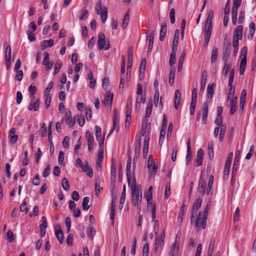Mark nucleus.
I'll list each match as a JSON object with an SVG mask.
<instances>
[{
	"instance_id": "58",
	"label": "nucleus",
	"mask_w": 256,
	"mask_h": 256,
	"mask_svg": "<svg viewBox=\"0 0 256 256\" xmlns=\"http://www.w3.org/2000/svg\"><path fill=\"white\" fill-rule=\"evenodd\" d=\"M95 229L94 228L88 227L86 228V234L91 239H92V234L94 233V234Z\"/></svg>"
},
{
	"instance_id": "25",
	"label": "nucleus",
	"mask_w": 256,
	"mask_h": 256,
	"mask_svg": "<svg viewBox=\"0 0 256 256\" xmlns=\"http://www.w3.org/2000/svg\"><path fill=\"white\" fill-rule=\"evenodd\" d=\"M112 96L113 95L110 92H107V94L105 96L104 100L102 101V104L104 105H106L110 102V105L111 106L112 102Z\"/></svg>"
},
{
	"instance_id": "26",
	"label": "nucleus",
	"mask_w": 256,
	"mask_h": 256,
	"mask_svg": "<svg viewBox=\"0 0 256 256\" xmlns=\"http://www.w3.org/2000/svg\"><path fill=\"white\" fill-rule=\"evenodd\" d=\"M104 158V154L98 152L96 162V168L98 170L100 171L102 169V162Z\"/></svg>"
},
{
	"instance_id": "37",
	"label": "nucleus",
	"mask_w": 256,
	"mask_h": 256,
	"mask_svg": "<svg viewBox=\"0 0 256 256\" xmlns=\"http://www.w3.org/2000/svg\"><path fill=\"white\" fill-rule=\"evenodd\" d=\"M62 64L60 60H58L54 66V74L55 75L59 72L60 69L62 67Z\"/></svg>"
},
{
	"instance_id": "28",
	"label": "nucleus",
	"mask_w": 256,
	"mask_h": 256,
	"mask_svg": "<svg viewBox=\"0 0 256 256\" xmlns=\"http://www.w3.org/2000/svg\"><path fill=\"white\" fill-rule=\"evenodd\" d=\"M40 102V99H37L34 104L31 102L29 106L28 110H34V111L38 110L39 108Z\"/></svg>"
},
{
	"instance_id": "62",
	"label": "nucleus",
	"mask_w": 256,
	"mask_h": 256,
	"mask_svg": "<svg viewBox=\"0 0 256 256\" xmlns=\"http://www.w3.org/2000/svg\"><path fill=\"white\" fill-rule=\"evenodd\" d=\"M202 203V199L201 198H198L195 200L193 204V208H200Z\"/></svg>"
},
{
	"instance_id": "43",
	"label": "nucleus",
	"mask_w": 256,
	"mask_h": 256,
	"mask_svg": "<svg viewBox=\"0 0 256 256\" xmlns=\"http://www.w3.org/2000/svg\"><path fill=\"white\" fill-rule=\"evenodd\" d=\"M166 132V128H161L160 134V138H159V144L160 146L162 145V143L164 140Z\"/></svg>"
},
{
	"instance_id": "59",
	"label": "nucleus",
	"mask_w": 256,
	"mask_h": 256,
	"mask_svg": "<svg viewBox=\"0 0 256 256\" xmlns=\"http://www.w3.org/2000/svg\"><path fill=\"white\" fill-rule=\"evenodd\" d=\"M5 58H11V48L10 46H8L5 50Z\"/></svg>"
},
{
	"instance_id": "29",
	"label": "nucleus",
	"mask_w": 256,
	"mask_h": 256,
	"mask_svg": "<svg viewBox=\"0 0 256 256\" xmlns=\"http://www.w3.org/2000/svg\"><path fill=\"white\" fill-rule=\"evenodd\" d=\"M216 244V239L214 238H212L210 240L208 250V256H211L212 254V252Z\"/></svg>"
},
{
	"instance_id": "16",
	"label": "nucleus",
	"mask_w": 256,
	"mask_h": 256,
	"mask_svg": "<svg viewBox=\"0 0 256 256\" xmlns=\"http://www.w3.org/2000/svg\"><path fill=\"white\" fill-rule=\"evenodd\" d=\"M152 187L150 186L148 192V194L146 196V199L148 203V207L152 206Z\"/></svg>"
},
{
	"instance_id": "27",
	"label": "nucleus",
	"mask_w": 256,
	"mask_h": 256,
	"mask_svg": "<svg viewBox=\"0 0 256 256\" xmlns=\"http://www.w3.org/2000/svg\"><path fill=\"white\" fill-rule=\"evenodd\" d=\"M214 84H209L207 88V98L211 100L214 94Z\"/></svg>"
},
{
	"instance_id": "41",
	"label": "nucleus",
	"mask_w": 256,
	"mask_h": 256,
	"mask_svg": "<svg viewBox=\"0 0 256 256\" xmlns=\"http://www.w3.org/2000/svg\"><path fill=\"white\" fill-rule=\"evenodd\" d=\"M6 238L10 242H12L14 240L15 236L12 230H8V231L6 236Z\"/></svg>"
},
{
	"instance_id": "52",
	"label": "nucleus",
	"mask_w": 256,
	"mask_h": 256,
	"mask_svg": "<svg viewBox=\"0 0 256 256\" xmlns=\"http://www.w3.org/2000/svg\"><path fill=\"white\" fill-rule=\"evenodd\" d=\"M88 14V10L86 9L82 10H81V16L80 17L79 19L80 20H84L87 18V16Z\"/></svg>"
},
{
	"instance_id": "5",
	"label": "nucleus",
	"mask_w": 256,
	"mask_h": 256,
	"mask_svg": "<svg viewBox=\"0 0 256 256\" xmlns=\"http://www.w3.org/2000/svg\"><path fill=\"white\" fill-rule=\"evenodd\" d=\"M233 154L232 152H230L228 154V158H226L225 167L224 172V178H228V174L230 172V168L231 162Z\"/></svg>"
},
{
	"instance_id": "34",
	"label": "nucleus",
	"mask_w": 256,
	"mask_h": 256,
	"mask_svg": "<svg viewBox=\"0 0 256 256\" xmlns=\"http://www.w3.org/2000/svg\"><path fill=\"white\" fill-rule=\"evenodd\" d=\"M218 48L214 46L212 49V56H211V62H214L217 58L218 57Z\"/></svg>"
},
{
	"instance_id": "57",
	"label": "nucleus",
	"mask_w": 256,
	"mask_h": 256,
	"mask_svg": "<svg viewBox=\"0 0 256 256\" xmlns=\"http://www.w3.org/2000/svg\"><path fill=\"white\" fill-rule=\"evenodd\" d=\"M95 130H96V139L97 140H99L100 136H101V132H102L101 128L99 126H95Z\"/></svg>"
},
{
	"instance_id": "48",
	"label": "nucleus",
	"mask_w": 256,
	"mask_h": 256,
	"mask_svg": "<svg viewBox=\"0 0 256 256\" xmlns=\"http://www.w3.org/2000/svg\"><path fill=\"white\" fill-rule=\"evenodd\" d=\"M230 88L228 91V101L230 100H232L234 98V94L235 92L234 87L232 86H230Z\"/></svg>"
},
{
	"instance_id": "61",
	"label": "nucleus",
	"mask_w": 256,
	"mask_h": 256,
	"mask_svg": "<svg viewBox=\"0 0 256 256\" xmlns=\"http://www.w3.org/2000/svg\"><path fill=\"white\" fill-rule=\"evenodd\" d=\"M16 72V75L15 76L16 80L21 81L23 78V72L22 70H18V71H15Z\"/></svg>"
},
{
	"instance_id": "42",
	"label": "nucleus",
	"mask_w": 256,
	"mask_h": 256,
	"mask_svg": "<svg viewBox=\"0 0 256 256\" xmlns=\"http://www.w3.org/2000/svg\"><path fill=\"white\" fill-rule=\"evenodd\" d=\"M152 101L150 100L148 102V106L146 107V118H148V117L150 116L151 114V113H152Z\"/></svg>"
},
{
	"instance_id": "50",
	"label": "nucleus",
	"mask_w": 256,
	"mask_h": 256,
	"mask_svg": "<svg viewBox=\"0 0 256 256\" xmlns=\"http://www.w3.org/2000/svg\"><path fill=\"white\" fill-rule=\"evenodd\" d=\"M230 64H228V62H224V66L222 70V74L226 76L229 70H230Z\"/></svg>"
},
{
	"instance_id": "56",
	"label": "nucleus",
	"mask_w": 256,
	"mask_h": 256,
	"mask_svg": "<svg viewBox=\"0 0 256 256\" xmlns=\"http://www.w3.org/2000/svg\"><path fill=\"white\" fill-rule=\"evenodd\" d=\"M248 48L246 46H244L240 50V56L242 58H245L246 60V54H247Z\"/></svg>"
},
{
	"instance_id": "6",
	"label": "nucleus",
	"mask_w": 256,
	"mask_h": 256,
	"mask_svg": "<svg viewBox=\"0 0 256 256\" xmlns=\"http://www.w3.org/2000/svg\"><path fill=\"white\" fill-rule=\"evenodd\" d=\"M231 49V44L229 42L228 44L224 42V48L222 54V60L224 62H228Z\"/></svg>"
},
{
	"instance_id": "32",
	"label": "nucleus",
	"mask_w": 256,
	"mask_h": 256,
	"mask_svg": "<svg viewBox=\"0 0 256 256\" xmlns=\"http://www.w3.org/2000/svg\"><path fill=\"white\" fill-rule=\"evenodd\" d=\"M246 60H245L244 58H242L240 63V68H239L240 74V75L244 74V71L246 68Z\"/></svg>"
},
{
	"instance_id": "46",
	"label": "nucleus",
	"mask_w": 256,
	"mask_h": 256,
	"mask_svg": "<svg viewBox=\"0 0 256 256\" xmlns=\"http://www.w3.org/2000/svg\"><path fill=\"white\" fill-rule=\"evenodd\" d=\"M146 60L145 58H144L142 60L140 66V75L144 74L146 69Z\"/></svg>"
},
{
	"instance_id": "19",
	"label": "nucleus",
	"mask_w": 256,
	"mask_h": 256,
	"mask_svg": "<svg viewBox=\"0 0 256 256\" xmlns=\"http://www.w3.org/2000/svg\"><path fill=\"white\" fill-rule=\"evenodd\" d=\"M205 189H206V183L204 182V178L201 176L200 177V178L199 180V187H198L199 192H200L202 194H204L205 193Z\"/></svg>"
},
{
	"instance_id": "15",
	"label": "nucleus",
	"mask_w": 256,
	"mask_h": 256,
	"mask_svg": "<svg viewBox=\"0 0 256 256\" xmlns=\"http://www.w3.org/2000/svg\"><path fill=\"white\" fill-rule=\"evenodd\" d=\"M240 156V152L238 151L236 154V157L234 159V162L233 166H232V180H233L234 178V177L235 175L236 174V171L238 168V160H236V158Z\"/></svg>"
},
{
	"instance_id": "1",
	"label": "nucleus",
	"mask_w": 256,
	"mask_h": 256,
	"mask_svg": "<svg viewBox=\"0 0 256 256\" xmlns=\"http://www.w3.org/2000/svg\"><path fill=\"white\" fill-rule=\"evenodd\" d=\"M198 210L199 209H192L191 222L195 220V227L200 228L202 226L204 229L206 226L208 209H204L203 212Z\"/></svg>"
},
{
	"instance_id": "45",
	"label": "nucleus",
	"mask_w": 256,
	"mask_h": 256,
	"mask_svg": "<svg viewBox=\"0 0 256 256\" xmlns=\"http://www.w3.org/2000/svg\"><path fill=\"white\" fill-rule=\"evenodd\" d=\"M102 1L100 0H98L96 6V11L97 14L99 15L101 14L102 11Z\"/></svg>"
},
{
	"instance_id": "44",
	"label": "nucleus",
	"mask_w": 256,
	"mask_h": 256,
	"mask_svg": "<svg viewBox=\"0 0 256 256\" xmlns=\"http://www.w3.org/2000/svg\"><path fill=\"white\" fill-rule=\"evenodd\" d=\"M208 155L210 158L212 160L214 156L213 143L212 142L208 144Z\"/></svg>"
},
{
	"instance_id": "4",
	"label": "nucleus",
	"mask_w": 256,
	"mask_h": 256,
	"mask_svg": "<svg viewBox=\"0 0 256 256\" xmlns=\"http://www.w3.org/2000/svg\"><path fill=\"white\" fill-rule=\"evenodd\" d=\"M208 112V104L207 102L203 104L202 111H200L196 117L197 120H200V114L202 113V121L204 124H206L207 122V118Z\"/></svg>"
},
{
	"instance_id": "20",
	"label": "nucleus",
	"mask_w": 256,
	"mask_h": 256,
	"mask_svg": "<svg viewBox=\"0 0 256 256\" xmlns=\"http://www.w3.org/2000/svg\"><path fill=\"white\" fill-rule=\"evenodd\" d=\"M178 246L177 245L176 242L175 241L172 245L169 252V256H176V254L178 251Z\"/></svg>"
},
{
	"instance_id": "39",
	"label": "nucleus",
	"mask_w": 256,
	"mask_h": 256,
	"mask_svg": "<svg viewBox=\"0 0 256 256\" xmlns=\"http://www.w3.org/2000/svg\"><path fill=\"white\" fill-rule=\"evenodd\" d=\"M204 31L206 34V40H205V44H206V46L209 42V40H210V36H211V34H212V29L210 28L205 29L204 28Z\"/></svg>"
},
{
	"instance_id": "30",
	"label": "nucleus",
	"mask_w": 256,
	"mask_h": 256,
	"mask_svg": "<svg viewBox=\"0 0 256 256\" xmlns=\"http://www.w3.org/2000/svg\"><path fill=\"white\" fill-rule=\"evenodd\" d=\"M206 77H207L206 72L204 70L203 72V73H202V81H201L200 92H201L203 91L205 88V86L206 85Z\"/></svg>"
},
{
	"instance_id": "33",
	"label": "nucleus",
	"mask_w": 256,
	"mask_h": 256,
	"mask_svg": "<svg viewBox=\"0 0 256 256\" xmlns=\"http://www.w3.org/2000/svg\"><path fill=\"white\" fill-rule=\"evenodd\" d=\"M148 140H149V138H146V137L145 140L144 142V148H143V154H144V158H146V157L147 154H148V145H149Z\"/></svg>"
},
{
	"instance_id": "49",
	"label": "nucleus",
	"mask_w": 256,
	"mask_h": 256,
	"mask_svg": "<svg viewBox=\"0 0 256 256\" xmlns=\"http://www.w3.org/2000/svg\"><path fill=\"white\" fill-rule=\"evenodd\" d=\"M128 66H130V64L132 63V48L130 47L128 50Z\"/></svg>"
},
{
	"instance_id": "17",
	"label": "nucleus",
	"mask_w": 256,
	"mask_h": 256,
	"mask_svg": "<svg viewBox=\"0 0 256 256\" xmlns=\"http://www.w3.org/2000/svg\"><path fill=\"white\" fill-rule=\"evenodd\" d=\"M167 32V26L166 24L164 22L161 26V28L160 30V41H163L166 36V34Z\"/></svg>"
},
{
	"instance_id": "3",
	"label": "nucleus",
	"mask_w": 256,
	"mask_h": 256,
	"mask_svg": "<svg viewBox=\"0 0 256 256\" xmlns=\"http://www.w3.org/2000/svg\"><path fill=\"white\" fill-rule=\"evenodd\" d=\"M98 44L100 50H108L110 48V44L108 40H106L104 34L102 32L99 34Z\"/></svg>"
},
{
	"instance_id": "47",
	"label": "nucleus",
	"mask_w": 256,
	"mask_h": 256,
	"mask_svg": "<svg viewBox=\"0 0 256 256\" xmlns=\"http://www.w3.org/2000/svg\"><path fill=\"white\" fill-rule=\"evenodd\" d=\"M176 52H173L172 51V52H171V54H170L169 64L170 66H172L176 63Z\"/></svg>"
},
{
	"instance_id": "38",
	"label": "nucleus",
	"mask_w": 256,
	"mask_h": 256,
	"mask_svg": "<svg viewBox=\"0 0 256 256\" xmlns=\"http://www.w3.org/2000/svg\"><path fill=\"white\" fill-rule=\"evenodd\" d=\"M226 127L225 124H222L220 127L219 140L221 142H222L224 140V136L226 131Z\"/></svg>"
},
{
	"instance_id": "36",
	"label": "nucleus",
	"mask_w": 256,
	"mask_h": 256,
	"mask_svg": "<svg viewBox=\"0 0 256 256\" xmlns=\"http://www.w3.org/2000/svg\"><path fill=\"white\" fill-rule=\"evenodd\" d=\"M86 137L88 141V144H94V138L93 136L90 134L89 130H87L86 132Z\"/></svg>"
},
{
	"instance_id": "18",
	"label": "nucleus",
	"mask_w": 256,
	"mask_h": 256,
	"mask_svg": "<svg viewBox=\"0 0 256 256\" xmlns=\"http://www.w3.org/2000/svg\"><path fill=\"white\" fill-rule=\"evenodd\" d=\"M242 30L243 28L242 26L240 25L238 26L234 32L233 38L241 40L242 38Z\"/></svg>"
},
{
	"instance_id": "8",
	"label": "nucleus",
	"mask_w": 256,
	"mask_h": 256,
	"mask_svg": "<svg viewBox=\"0 0 256 256\" xmlns=\"http://www.w3.org/2000/svg\"><path fill=\"white\" fill-rule=\"evenodd\" d=\"M180 34V30L176 29L175 31L172 44V51L173 52H176L178 48V38Z\"/></svg>"
},
{
	"instance_id": "23",
	"label": "nucleus",
	"mask_w": 256,
	"mask_h": 256,
	"mask_svg": "<svg viewBox=\"0 0 256 256\" xmlns=\"http://www.w3.org/2000/svg\"><path fill=\"white\" fill-rule=\"evenodd\" d=\"M56 235L60 243L62 244L63 243L64 234L60 226H58V228L56 230Z\"/></svg>"
},
{
	"instance_id": "9",
	"label": "nucleus",
	"mask_w": 256,
	"mask_h": 256,
	"mask_svg": "<svg viewBox=\"0 0 256 256\" xmlns=\"http://www.w3.org/2000/svg\"><path fill=\"white\" fill-rule=\"evenodd\" d=\"M76 118V116L74 117V119L72 118V114L70 110H67L66 112V124L70 126H72L74 125L76 123L75 118Z\"/></svg>"
},
{
	"instance_id": "60",
	"label": "nucleus",
	"mask_w": 256,
	"mask_h": 256,
	"mask_svg": "<svg viewBox=\"0 0 256 256\" xmlns=\"http://www.w3.org/2000/svg\"><path fill=\"white\" fill-rule=\"evenodd\" d=\"M246 100V96H240V110H241L242 112L243 111Z\"/></svg>"
},
{
	"instance_id": "24",
	"label": "nucleus",
	"mask_w": 256,
	"mask_h": 256,
	"mask_svg": "<svg viewBox=\"0 0 256 256\" xmlns=\"http://www.w3.org/2000/svg\"><path fill=\"white\" fill-rule=\"evenodd\" d=\"M10 142L12 144H15L18 138V135L16 134L15 128H12L10 130Z\"/></svg>"
},
{
	"instance_id": "51",
	"label": "nucleus",
	"mask_w": 256,
	"mask_h": 256,
	"mask_svg": "<svg viewBox=\"0 0 256 256\" xmlns=\"http://www.w3.org/2000/svg\"><path fill=\"white\" fill-rule=\"evenodd\" d=\"M146 100V95H138V97L136 100V108H137V104L140 103H144Z\"/></svg>"
},
{
	"instance_id": "35",
	"label": "nucleus",
	"mask_w": 256,
	"mask_h": 256,
	"mask_svg": "<svg viewBox=\"0 0 256 256\" xmlns=\"http://www.w3.org/2000/svg\"><path fill=\"white\" fill-rule=\"evenodd\" d=\"M175 76V69L171 68L169 74V84L172 86L174 84Z\"/></svg>"
},
{
	"instance_id": "40",
	"label": "nucleus",
	"mask_w": 256,
	"mask_h": 256,
	"mask_svg": "<svg viewBox=\"0 0 256 256\" xmlns=\"http://www.w3.org/2000/svg\"><path fill=\"white\" fill-rule=\"evenodd\" d=\"M108 10L106 7L104 6L102 8V11L100 14H101V19L102 23H104L107 18Z\"/></svg>"
},
{
	"instance_id": "64",
	"label": "nucleus",
	"mask_w": 256,
	"mask_h": 256,
	"mask_svg": "<svg viewBox=\"0 0 256 256\" xmlns=\"http://www.w3.org/2000/svg\"><path fill=\"white\" fill-rule=\"evenodd\" d=\"M244 18V11L241 10L240 12V15L238 19V23L242 24L243 23Z\"/></svg>"
},
{
	"instance_id": "31",
	"label": "nucleus",
	"mask_w": 256,
	"mask_h": 256,
	"mask_svg": "<svg viewBox=\"0 0 256 256\" xmlns=\"http://www.w3.org/2000/svg\"><path fill=\"white\" fill-rule=\"evenodd\" d=\"M54 43V40L52 39L50 40H44L42 42V50L46 49L48 46L52 47Z\"/></svg>"
},
{
	"instance_id": "22",
	"label": "nucleus",
	"mask_w": 256,
	"mask_h": 256,
	"mask_svg": "<svg viewBox=\"0 0 256 256\" xmlns=\"http://www.w3.org/2000/svg\"><path fill=\"white\" fill-rule=\"evenodd\" d=\"M165 238L164 231L163 230L161 234L160 238L158 236L156 237V246H162L164 243Z\"/></svg>"
},
{
	"instance_id": "13",
	"label": "nucleus",
	"mask_w": 256,
	"mask_h": 256,
	"mask_svg": "<svg viewBox=\"0 0 256 256\" xmlns=\"http://www.w3.org/2000/svg\"><path fill=\"white\" fill-rule=\"evenodd\" d=\"M213 14H214L213 10H210L208 14V16L206 20L205 24H204V28L205 29H206L208 28L212 29V17H213Z\"/></svg>"
},
{
	"instance_id": "54",
	"label": "nucleus",
	"mask_w": 256,
	"mask_h": 256,
	"mask_svg": "<svg viewBox=\"0 0 256 256\" xmlns=\"http://www.w3.org/2000/svg\"><path fill=\"white\" fill-rule=\"evenodd\" d=\"M45 103L46 106V108H48L50 106L51 102V94H45Z\"/></svg>"
},
{
	"instance_id": "14",
	"label": "nucleus",
	"mask_w": 256,
	"mask_h": 256,
	"mask_svg": "<svg viewBox=\"0 0 256 256\" xmlns=\"http://www.w3.org/2000/svg\"><path fill=\"white\" fill-rule=\"evenodd\" d=\"M204 154V152L202 148H200L198 150L196 162L198 166L202 164Z\"/></svg>"
},
{
	"instance_id": "7",
	"label": "nucleus",
	"mask_w": 256,
	"mask_h": 256,
	"mask_svg": "<svg viewBox=\"0 0 256 256\" xmlns=\"http://www.w3.org/2000/svg\"><path fill=\"white\" fill-rule=\"evenodd\" d=\"M141 146V140L140 137V136H136V144L134 148V153L135 156L134 158V161L135 159H137L140 153ZM134 165V162H133V166Z\"/></svg>"
},
{
	"instance_id": "21",
	"label": "nucleus",
	"mask_w": 256,
	"mask_h": 256,
	"mask_svg": "<svg viewBox=\"0 0 256 256\" xmlns=\"http://www.w3.org/2000/svg\"><path fill=\"white\" fill-rule=\"evenodd\" d=\"M180 99V93L178 90L175 92L174 94V106L175 108L178 109Z\"/></svg>"
},
{
	"instance_id": "53",
	"label": "nucleus",
	"mask_w": 256,
	"mask_h": 256,
	"mask_svg": "<svg viewBox=\"0 0 256 256\" xmlns=\"http://www.w3.org/2000/svg\"><path fill=\"white\" fill-rule=\"evenodd\" d=\"M62 186L64 190H68L69 189V188H70L69 182L66 178H64L62 179Z\"/></svg>"
},
{
	"instance_id": "63",
	"label": "nucleus",
	"mask_w": 256,
	"mask_h": 256,
	"mask_svg": "<svg viewBox=\"0 0 256 256\" xmlns=\"http://www.w3.org/2000/svg\"><path fill=\"white\" fill-rule=\"evenodd\" d=\"M27 34L28 35V38L30 42H34L36 40V38L33 32H31V30H28L27 31Z\"/></svg>"
},
{
	"instance_id": "10",
	"label": "nucleus",
	"mask_w": 256,
	"mask_h": 256,
	"mask_svg": "<svg viewBox=\"0 0 256 256\" xmlns=\"http://www.w3.org/2000/svg\"><path fill=\"white\" fill-rule=\"evenodd\" d=\"M131 163H132V158L130 156H128V160H127L126 165V176L128 184L130 186V178H131V171H130V167H131Z\"/></svg>"
},
{
	"instance_id": "11",
	"label": "nucleus",
	"mask_w": 256,
	"mask_h": 256,
	"mask_svg": "<svg viewBox=\"0 0 256 256\" xmlns=\"http://www.w3.org/2000/svg\"><path fill=\"white\" fill-rule=\"evenodd\" d=\"M44 57L43 60L42 64L46 66V70H50L53 66V62L49 61V54L47 52H45Z\"/></svg>"
},
{
	"instance_id": "12",
	"label": "nucleus",
	"mask_w": 256,
	"mask_h": 256,
	"mask_svg": "<svg viewBox=\"0 0 256 256\" xmlns=\"http://www.w3.org/2000/svg\"><path fill=\"white\" fill-rule=\"evenodd\" d=\"M116 173V166L115 160L112 158V160L110 179L112 181L115 182Z\"/></svg>"
},
{
	"instance_id": "55",
	"label": "nucleus",
	"mask_w": 256,
	"mask_h": 256,
	"mask_svg": "<svg viewBox=\"0 0 256 256\" xmlns=\"http://www.w3.org/2000/svg\"><path fill=\"white\" fill-rule=\"evenodd\" d=\"M52 122H51L50 123L48 128V140L49 142H52Z\"/></svg>"
},
{
	"instance_id": "2",
	"label": "nucleus",
	"mask_w": 256,
	"mask_h": 256,
	"mask_svg": "<svg viewBox=\"0 0 256 256\" xmlns=\"http://www.w3.org/2000/svg\"><path fill=\"white\" fill-rule=\"evenodd\" d=\"M131 190L132 194V202L134 206L140 208L141 206V200L142 198V192L140 190L138 186L136 185V180L134 176H133Z\"/></svg>"
}]
</instances>
